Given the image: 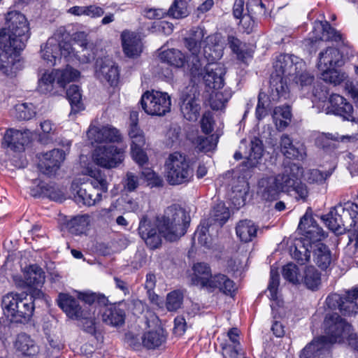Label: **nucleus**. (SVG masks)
Wrapping results in <instances>:
<instances>
[{
	"mask_svg": "<svg viewBox=\"0 0 358 358\" xmlns=\"http://www.w3.org/2000/svg\"><path fill=\"white\" fill-rule=\"evenodd\" d=\"M231 96V92L227 90L213 93L209 101L211 108L216 110L224 109Z\"/></svg>",
	"mask_w": 358,
	"mask_h": 358,
	"instance_id": "obj_51",
	"label": "nucleus"
},
{
	"mask_svg": "<svg viewBox=\"0 0 358 358\" xmlns=\"http://www.w3.org/2000/svg\"><path fill=\"white\" fill-rule=\"evenodd\" d=\"M90 224L88 215H78L72 218L67 224L69 231L72 234L80 235L85 233Z\"/></svg>",
	"mask_w": 358,
	"mask_h": 358,
	"instance_id": "obj_43",
	"label": "nucleus"
},
{
	"mask_svg": "<svg viewBox=\"0 0 358 358\" xmlns=\"http://www.w3.org/2000/svg\"><path fill=\"white\" fill-rule=\"evenodd\" d=\"M15 348L24 357H31L36 355L38 348L29 336L24 333L17 335L15 344Z\"/></svg>",
	"mask_w": 358,
	"mask_h": 358,
	"instance_id": "obj_31",
	"label": "nucleus"
},
{
	"mask_svg": "<svg viewBox=\"0 0 358 358\" xmlns=\"http://www.w3.org/2000/svg\"><path fill=\"white\" fill-rule=\"evenodd\" d=\"M257 230L258 226L250 220H241L236 227L238 238L244 243L252 241L257 236Z\"/></svg>",
	"mask_w": 358,
	"mask_h": 358,
	"instance_id": "obj_35",
	"label": "nucleus"
},
{
	"mask_svg": "<svg viewBox=\"0 0 358 358\" xmlns=\"http://www.w3.org/2000/svg\"><path fill=\"white\" fill-rule=\"evenodd\" d=\"M190 217L185 209L177 205L168 207L163 215L157 217L152 224L146 216L141 218L138 234L150 249L157 248L162 243L161 236L173 242L185 235Z\"/></svg>",
	"mask_w": 358,
	"mask_h": 358,
	"instance_id": "obj_1",
	"label": "nucleus"
},
{
	"mask_svg": "<svg viewBox=\"0 0 358 358\" xmlns=\"http://www.w3.org/2000/svg\"><path fill=\"white\" fill-rule=\"evenodd\" d=\"M280 282V276L278 271L273 268L271 269L270 282L268 285V291L269 292L268 297L273 303L271 304V308L273 310L276 306H280L282 303L278 297V288Z\"/></svg>",
	"mask_w": 358,
	"mask_h": 358,
	"instance_id": "obj_41",
	"label": "nucleus"
},
{
	"mask_svg": "<svg viewBox=\"0 0 358 358\" xmlns=\"http://www.w3.org/2000/svg\"><path fill=\"white\" fill-rule=\"evenodd\" d=\"M311 243L301 238H296L291 249L292 257L300 264H305L310 259Z\"/></svg>",
	"mask_w": 358,
	"mask_h": 358,
	"instance_id": "obj_33",
	"label": "nucleus"
},
{
	"mask_svg": "<svg viewBox=\"0 0 358 358\" xmlns=\"http://www.w3.org/2000/svg\"><path fill=\"white\" fill-rule=\"evenodd\" d=\"M292 113L288 106L276 107L273 112V120L278 129L286 128L291 120Z\"/></svg>",
	"mask_w": 358,
	"mask_h": 358,
	"instance_id": "obj_45",
	"label": "nucleus"
},
{
	"mask_svg": "<svg viewBox=\"0 0 358 358\" xmlns=\"http://www.w3.org/2000/svg\"><path fill=\"white\" fill-rule=\"evenodd\" d=\"M313 262L322 270L327 269L332 262L331 250L327 245L320 241L311 245Z\"/></svg>",
	"mask_w": 358,
	"mask_h": 358,
	"instance_id": "obj_25",
	"label": "nucleus"
},
{
	"mask_svg": "<svg viewBox=\"0 0 358 358\" xmlns=\"http://www.w3.org/2000/svg\"><path fill=\"white\" fill-rule=\"evenodd\" d=\"M329 106L325 108L327 114H334L350 120L353 117V107L346 99L337 94H333L329 98Z\"/></svg>",
	"mask_w": 358,
	"mask_h": 358,
	"instance_id": "obj_16",
	"label": "nucleus"
},
{
	"mask_svg": "<svg viewBox=\"0 0 358 358\" xmlns=\"http://www.w3.org/2000/svg\"><path fill=\"white\" fill-rule=\"evenodd\" d=\"M192 270V285L205 287L212 275L210 266L206 263L199 262L194 264Z\"/></svg>",
	"mask_w": 358,
	"mask_h": 358,
	"instance_id": "obj_34",
	"label": "nucleus"
},
{
	"mask_svg": "<svg viewBox=\"0 0 358 358\" xmlns=\"http://www.w3.org/2000/svg\"><path fill=\"white\" fill-rule=\"evenodd\" d=\"M329 348L327 338L320 336L302 350L300 358H328Z\"/></svg>",
	"mask_w": 358,
	"mask_h": 358,
	"instance_id": "obj_19",
	"label": "nucleus"
},
{
	"mask_svg": "<svg viewBox=\"0 0 358 358\" xmlns=\"http://www.w3.org/2000/svg\"><path fill=\"white\" fill-rule=\"evenodd\" d=\"M141 177L144 178L148 182V185L152 187H162L164 185L162 177L150 168H144L141 172Z\"/></svg>",
	"mask_w": 358,
	"mask_h": 358,
	"instance_id": "obj_63",
	"label": "nucleus"
},
{
	"mask_svg": "<svg viewBox=\"0 0 358 358\" xmlns=\"http://www.w3.org/2000/svg\"><path fill=\"white\" fill-rule=\"evenodd\" d=\"M302 173V167L296 164H291L284 168L282 173L274 176V178L277 179L281 191H290L292 187L297 184Z\"/></svg>",
	"mask_w": 358,
	"mask_h": 358,
	"instance_id": "obj_15",
	"label": "nucleus"
},
{
	"mask_svg": "<svg viewBox=\"0 0 358 358\" xmlns=\"http://www.w3.org/2000/svg\"><path fill=\"white\" fill-rule=\"evenodd\" d=\"M181 99L180 111L183 117L189 121H196L201 110L199 101L189 94L182 96Z\"/></svg>",
	"mask_w": 358,
	"mask_h": 358,
	"instance_id": "obj_27",
	"label": "nucleus"
},
{
	"mask_svg": "<svg viewBox=\"0 0 358 358\" xmlns=\"http://www.w3.org/2000/svg\"><path fill=\"white\" fill-rule=\"evenodd\" d=\"M55 80H57V77L55 71L45 72L38 80V91L43 94L51 93Z\"/></svg>",
	"mask_w": 358,
	"mask_h": 358,
	"instance_id": "obj_54",
	"label": "nucleus"
},
{
	"mask_svg": "<svg viewBox=\"0 0 358 358\" xmlns=\"http://www.w3.org/2000/svg\"><path fill=\"white\" fill-rule=\"evenodd\" d=\"M66 96L73 110L76 112L83 109L82 94L78 85H71L66 91Z\"/></svg>",
	"mask_w": 358,
	"mask_h": 358,
	"instance_id": "obj_55",
	"label": "nucleus"
},
{
	"mask_svg": "<svg viewBox=\"0 0 358 358\" xmlns=\"http://www.w3.org/2000/svg\"><path fill=\"white\" fill-rule=\"evenodd\" d=\"M30 36L26 17L21 13L10 11L6 16L5 27L0 31V43L4 46L24 49Z\"/></svg>",
	"mask_w": 358,
	"mask_h": 358,
	"instance_id": "obj_3",
	"label": "nucleus"
},
{
	"mask_svg": "<svg viewBox=\"0 0 358 358\" xmlns=\"http://www.w3.org/2000/svg\"><path fill=\"white\" fill-rule=\"evenodd\" d=\"M358 288L349 289L343 295L331 294L326 299L327 306L331 309L338 308L345 316H350L358 313Z\"/></svg>",
	"mask_w": 358,
	"mask_h": 358,
	"instance_id": "obj_8",
	"label": "nucleus"
},
{
	"mask_svg": "<svg viewBox=\"0 0 358 358\" xmlns=\"http://www.w3.org/2000/svg\"><path fill=\"white\" fill-rule=\"evenodd\" d=\"M125 149L126 146L123 148H117L112 145L99 146L93 154L94 162L103 168H115L123 162Z\"/></svg>",
	"mask_w": 358,
	"mask_h": 358,
	"instance_id": "obj_10",
	"label": "nucleus"
},
{
	"mask_svg": "<svg viewBox=\"0 0 358 358\" xmlns=\"http://www.w3.org/2000/svg\"><path fill=\"white\" fill-rule=\"evenodd\" d=\"M2 307L8 317L20 323L30 321L35 308L31 299L22 297L20 294L13 292L8 293L3 297Z\"/></svg>",
	"mask_w": 358,
	"mask_h": 358,
	"instance_id": "obj_6",
	"label": "nucleus"
},
{
	"mask_svg": "<svg viewBox=\"0 0 358 358\" xmlns=\"http://www.w3.org/2000/svg\"><path fill=\"white\" fill-rule=\"evenodd\" d=\"M89 175L92 178L90 186L83 187L73 184L72 187L76 190V202L92 206L101 201L102 192L108 191V182L105 175L99 170H90Z\"/></svg>",
	"mask_w": 358,
	"mask_h": 358,
	"instance_id": "obj_5",
	"label": "nucleus"
},
{
	"mask_svg": "<svg viewBox=\"0 0 358 358\" xmlns=\"http://www.w3.org/2000/svg\"><path fill=\"white\" fill-rule=\"evenodd\" d=\"M68 12L74 15H86L92 18L99 17L104 14V10L101 7L94 4L87 6H73L69 9Z\"/></svg>",
	"mask_w": 358,
	"mask_h": 358,
	"instance_id": "obj_44",
	"label": "nucleus"
},
{
	"mask_svg": "<svg viewBox=\"0 0 358 358\" xmlns=\"http://www.w3.org/2000/svg\"><path fill=\"white\" fill-rule=\"evenodd\" d=\"M57 77V83L62 87H64L66 83L76 80L80 76V72L67 66L63 70L55 71Z\"/></svg>",
	"mask_w": 358,
	"mask_h": 358,
	"instance_id": "obj_48",
	"label": "nucleus"
},
{
	"mask_svg": "<svg viewBox=\"0 0 358 358\" xmlns=\"http://www.w3.org/2000/svg\"><path fill=\"white\" fill-rule=\"evenodd\" d=\"M334 169L335 167L325 171L317 169H310L306 173L305 179L308 183L322 185L331 176Z\"/></svg>",
	"mask_w": 358,
	"mask_h": 358,
	"instance_id": "obj_47",
	"label": "nucleus"
},
{
	"mask_svg": "<svg viewBox=\"0 0 358 358\" xmlns=\"http://www.w3.org/2000/svg\"><path fill=\"white\" fill-rule=\"evenodd\" d=\"M29 130L23 131L15 129H8L3 136V145L13 150H21L24 144L29 141Z\"/></svg>",
	"mask_w": 358,
	"mask_h": 358,
	"instance_id": "obj_21",
	"label": "nucleus"
},
{
	"mask_svg": "<svg viewBox=\"0 0 358 358\" xmlns=\"http://www.w3.org/2000/svg\"><path fill=\"white\" fill-rule=\"evenodd\" d=\"M206 29L201 27H195L189 30V35L185 38V46L190 54L201 53L203 45L206 44Z\"/></svg>",
	"mask_w": 358,
	"mask_h": 358,
	"instance_id": "obj_23",
	"label": "nucleus"
},
{
	"mask_svg": "<svg viewBox=\"0 0 358 358\" xmlns=\"http://www.w3.org/2000/svg\"><path fill=\"white\" fill-rule=\"evenodd\" d=\"M315 26L322 31L320 36L315 37V41L317 40L336 41L341 40V34L332 28L327 21L316 22Z\"/></svg>",
	"mask_w": 358,
	"mask_h": 358,
	"instance_id": "obj_49",
	"label": "nucleus"
},
{
	"mask_svg": "<svg viewBox=\"0 0 358 358\" xmlns=\"http://www.w3.org/2000/svg\"><path fill=\"white\" fill-rule=\"evenodd\" d=\"M166 335L162 328L145 332L141 337L142 345L147 349H155L165 343Z\"/></svg>",
	"mask_w": 358,
	"mask_h": 358,
	"instance_id": "obj_37",
	"label": "nucleus"
},
{
	"mask_svg": "<svg viewBox=\"0 0 358 358\" xmlns=\"http://www.w3.org/2000/svg\"><path fill=\"white\" fill-rule=\"evenodd\" d=\"M218 141V136L210 135L209 136H198L196 140L197 148L202 152H208L214 150Z\"/></svg>",
	"mask_w": 358,
	"mask_h": 358,
	"instance_id": "obj_59",
	"label": "nucleus"
},
{
	"mask_svg": "<svg viewBox=\"0 0 358 358\" xmlns=\"http://www.w3.org/2000/svg\"><path fill=\"white\" fill-rule=\"evenodd\" d=\"M164 169L166 180L170 185H185L193 180L194 162L180 152L169 155L165 160Z\"/></svg>",
	"mask_w": 358,
	"mask_h": 358,
	"instance_id": "obj_4",
	"label": "nucleus"
},
{
	"mask_svg": "<svg viewBox=\"0 0 358 358\" xmlns=\"http://www.w3.org/2000/svg\"><path fill=\"white\" fill-rule=\"evenodd\" d=\"M58 306L72 320H81L87 317V310L83 308L79 301L68 294L60 293L57 299Z\"/></svg>",
	"mask_w": 358,
	"mask_h": 358,
	"instance_id": "obj_12",
	"label": "nucleus"
},
{
	"mask_svg": "<svg viewBox=\"0 0 358 358\" xmlns=\"http://www.w3.org/2000/svg\"><path fill=\"white\" fill-rule=\"evenodd\" d=\"M225 73L226 70L222 64H209L205 67V72L201 80H203L206 87L218 90L224 86Z\"/></svg>",
	"mask_w": 358,
	"mask_h": 358,
	"instance_id": "obj_14",
	"label": "nucleus"
},
{
	"mask_svg": "<svg viewBox=\"0 0 358 358\" xmlns=\"http://www.w3.org/2000/svg\"><path fill=\"white\" fill-rule=\"evenodd\" d=\"M299 86L301 90L307 91L308 93L312 88L311 85L314 81V76L308 72H303L300 74L296 73L291 78Z\"/></svg>",
	"mask_w": 358,
	"mask_h": 358,
	"instance_id": "obj_56",
	"label": "nucleus"
},
{
	"mask_svg": "<svg viewBox=\"0 0 358 358\" xmlns=\"http://www.w3.org/2000/svg\"><path fill=\"white\" fill-rule=\"evenodd\" d=\"M287 78L272 76L270 80L271 96L273 101L289 97V89L287 85Z\"/></svg>",
	"mask_w": 358,
	"mask_h": 358,
	"instance_id": "obj_39",
	"label": "nucleus"
},
{
	"mask_svg": "<svg viewBox=\"0 0 358 358\" xmlns=\"http://www.w3.org/2000/svg\"><path fill=\"white\" fill-rule=\"evenodd\" d=\"M320 71H321V79L334 85H340L345 79V75L338 71L334 67Z\"/></svg>",
	"mask_w": 358,
	"mask_h": 358,
	"instance_id": "obj_57",
	"label": "nucleus"
},
{
	"mask_svg": "<svg viewBox=\"0 0 358 358\" xmlns=\"http://www.w3.org/2000/svg\"><path fill=\"white\" fill-rule=\"evenodd\" d=\"M282 276L292 284H299L303 281V278L299 271V268L292 263H289L283 266Z\"/></svg>",
	"mask_w": 358,
	"mask_h": 358,
	"instance_id": "obj_53",
	"label": "nucleus"
},
{
	"mask_svg": "<svg viewBox=\"0 0 358 358\" xmlns=\"http://www.w3.org/2000/svg\"><path fill=\"white\" fill-rule=\"evenodd\" d=\"M322 219L328 228L336 234L348 231L358 236V205L355 203H339Z\"/></svg>",
	"mask_w": 358,
	"mask_h": 358,
	"instance_id": "obj_2",
	"label": "nucleus"
},
{
	"mask_svg": "<svg viewBox=\"0 0 358 358\" xmlns=\"http://www.w3.org/2000/svg\"><path fill=\"white\" fill-rule=\"evenodd\" d=\"M324 326L329 347L334 343L341 342L350 334L352 327L336 313L326 315Z\"/></svg>",
	"mask_w": 358,
	"mask_h": 358,
	"instance_id": "obj_9",
	"label": "nucleus"
},
{
	"mask_svg": "<svg viewBox=\"0 0 358 358\" xmlns=\"http://www.w3.org/2000/svg\"><path fill=\"white\" fill-rule=\"evenodd\" d=\"M280 151L289 159L303 160L306 157V148L303 144L293 143L289 135L284 134L280 140Z\"/></svg>",
	"mask_w": 358,
	"mask_h": 358,
	"instance_id": "obj_18",
	"label": "nucleus"
},
{
	"mask_svg": "<svg viewBox=\"0 0 358 358\" xmlns=\"http://www.w3.org/2000/svg\"><path fill=\"white\" fill-rule=\"evenodd\" d=\"M262 141L259 138H255L251 141L250 152L248 155H245V157L250 162L251 165H254L262 157Z\"/></svg>",
	"mask_w": 358,
	"mask_h": 358,
	"instance_id": "obj_60",
	"label": "nucleus"
},
{
	"mask_svg": "<svg viewBox=\"0 0 358 358\" xmlns=\"http://www.w3.org/2000/svg\"><path fill=\"white\" fill-rule=\"evenodd\" d=\"M15 117L19 120H30L35 115L34 107L32 103H23L15 106Z\"/></svg>",
	"mask_w": 358,
	"mask_h": 358,
	"instance_id": "obj_61",
	"label": "nucleus"
},
{
	"mask_svg": "<svg viewBox=\"0 0 358 358\" xmlns=\"http://www.w3.org/2000/svg\"><path fill=\"white\" fill-rule=\"evenodd\" d=\"M99 65L96 71V77L101 82H107L110 85L116 84L119 78L117 66L111 62H102Z\"/></svg>",
	"mask_w": 358,
	"mask_h": 358,
	"instance_id": "obj_32",
	"label": "nucleus"
},
{
	"mask_svg": "<svg viewBox=\"0 0 358 358\" xmlns=\"http://www.w3.org/2000/svg\"><path fill=\"white\" fill-rule=\"evenodd\" d=\"M159 57L162 62L176 67H182L185 64V56L178 50H164L160 53Z\"/></svg>",
	"mask_w": 358,
	"mask_h": 358,
	"instance_id": "obj_46",
	"label": "nucleus"
},
{
	"mask_svg": "<svg viewBox=\"0 0 358 358\" xmlns=\"http://www.w3.org/2000/svg\"><path fill=\"white\" fill-rule=\"evenodd\" d=\"M22 48H15L11 44L6 47L0 43V71L6 75L12 73L13 66L17 57V52Z\"/></svg>",
	"mask_w": 358,
	"mask_h": 358,
	"instance_id": "obj_26",
	"label": "nucleus"
},
{
	"mask_svg": "<svg viewBox=\"0 0 358 358\" xmlns=\"http://www.w3.org/2000/svg\"><path fill=\"white\" fill-rule=\"evenodd\" d=\"M126 305L122 301L105 307L102 312L103 322L113 327L122 325L126 317Z\"/></svg>",
	"mask_w": 358,
	"mask_h": 358,
	"instance_id": "obj_17",
	"label": "nucleus"
},
{
	"mask_svg": "<svg viewBox=\"0 0 358 358\" xmlns=\"http://www.w3.org/2000/svg\"><path fill=\"white\" fill-rule=\"evenodd\" d=\"M222 354L224 358H245L241 345L222 343Z\"/></svg>",
	"mask_w": 358,
	"mask_h": 358,
	"instance_id": "obj_64",
	"label": "nucleus"
},
{
	"mask_svg": "<svg viewBox=\"0 0 358 358\" xmlns=\"http://www.w3.org/2000/svg\"><path fill=\"white\" fill-rule=\"evenodd\" d=\"M129 120V136L131 141V147L143 146L145 143V138L143 131L138 125V113L136 111L131 112Z\"/></svg>",
	"mask_w": 358,
	"mask_h": 358,
	"instance_id": "obj_38",
	"label": "nucleus"
},
{
	"mask_svg": "<svg viewBox=\"0 0 358 358\" xmlns=\"http://www.w3.org/2000/svg\"><path fill=\"white\" fill-rule=\"evenodd\" d=\"M302 278V282L310 289L317 288L321 282L320 273L314 266L307 267Z\"/></svg>",
	"mask_w": 358,
	"mask_h": 358,
	"instance_id": "obj_50",
	"label": "nucleus"
},
{
	"mask_svg": "<svg viewBox=\"0 0 358 358\" xmlns=\"http://www.w3.org/2000/svg\"><path fill=\"white\" fill-rule=\"evenodd\" d=\"M299 230L302 233L299 238L313 244V242L320 241L325 238L323 229L319 227L315 220L307 213L301 218Z\"/></svg>",
	"mask_w": 358,
	"mask_h": 358,
	"instance_id": "obj_11",
	"label": "nucleus"
},
{
	"mask_svg": "<svg viewBox=\"0 0 358 358\" xmlns=\"http://www.w3.org/2000/svg\"><path fill=\"white\" fill-rule=\"evenodd\" d=\"M203 45V57L209 64L220 59L223 55L224 45L217 35H208Z\"/></svg>",
	"mask_w": 358,
	"mask_h": 358,
	"instance_id": "obj_20",
	"label": "nucleus"
},
{
	"mask_svg": "<svg viewBox=\"0 0 358 358\" xmlns=\"http://www.w3.org/2000/svg\"><path fill=\"white\" fill-rule=\"evenodd\" d=\"M41 57L49 66H54L59 60V46L55 45L54 39H48L41 50Z\"/></svg>",
	"mask_w": 358,
	"mask_h": 358,
	"instance_id": "obj_42",
	"label": "nucleus"
},
{
	"mask_svg": "<svg viewBox=\"0 0 358 358\" xmlns=\"http://www.w3.org/2000/svg\"><path fill=\"white\" fill-rule=\"evenodd\" d=\"M141 105L148 115L163 116L171 110V97L166 92L147 91L141 96Z\"/></svg>",
	"mask_w": 358,
	"mask_h": 358,
	"instance_id": "obj_7",
	"label": "nucleus"
},
{
	"mask_svg": "<svg viewBox=\"0 0 358 358\" xmlns=\"http://www.w3.org/2000/svg\"><path fill=\"white\" fill-rule=\"evenodd\" d=\"M187 62L192 79L194 82L201 80V76L205 72V67H203V61L201 53L191 54Z\"/></svg>",
	"mask_w": 358,
	"mask_h": 358,
	"instance_id": "obj_40",
	"label": "nucleus"
},
{
	"mask_svg": "<svg viewBox=\"0 0 358 358\" xmlns=\"http://www.w3.org/2000/svg\"><path fill=\"white\" fill-rule=\"evenodd\" d=\"M64 159L65 152L62 150L53 149L43 154L38 169L43 174L50 176L59 168Z\"/></svg>",
	"mask_w": 358,
	"mask_h": 358,
	"instance_id": "obj_13",
	"label": "nucleus"
},
{
	"mask_svg": "<svg viewBox=\"0 0 358 358\" xmlns=\"http://www.w3.org/2000/svg\"><path fill=\"white\" fill-rule=\"evenodd\" d=\"M275 72L272 76L291 80L296 73L297 67L289 55H280L274 63Z\"/></svg>",
	"mask_w": 358,
	"mask_h": 358,
	"instance_id": "obj_29",
	"label": "nucleus"
},
{
	"mask_svg": "<svg viewBox=\"0 0 358 358\" xmlns=\"http://www.w3.org/2000/svg\"><path fill=\"white\" fill-rule=\"evenodd\" d=\"M183 301V294L179 290H174L166 296V308L169 311H175L181 307Z\"/></svg>",
	"mask_w": 358,
	"mask_h": 358,
	"instance_id": "obj_62",
	"label": "nucleus"
},
{
	"mask_svg": "<svg viewBox=\"0 0 358 358\" xmlns=\"http://www.w3.org/2000/svg\"><path fill=\"white\" fill-rule=\"evenodd\" d=\"M45 275L43 269L36 264L24 268V283L29 287H41L45 282Z\"/></svg>",
	"mask_w": 358,
	"mask_h": 358,
	"instance_id": "obj_36",
	"label": "nucleus"
},
{
	"mask_svg": "<svg viewBox=\"0 0 358 358\" xmlns=\"http://www.w3.org/2000/svg\"><path fill=\"white\" fill-rule=\"evenodd\" d=\"M122 48L128 57H138L143 49L140 37L134 32L124 31L121 34Z\"/></svg>",
	"mask_w": 358,
	"mask_h": 358,
	"instance_id": "obj_22",
	"label": "nucleus"
},
{
	"mask_svg": "<svg viewBox=\"0 0 358 358\" xmlns=\"http://www.w3.org/2000/svg\"><path fill=\"white\" fill-rule=\"evenodd\" d=\"M342 55L335 48H328L319 54L317 68L319 70H326L342 64Z\"/></svg>",
	"mask_w": 358,
	"mask_h": 358,
	"instance_id": "obj_28",
	"label": "nucleus"
},
{
	"mask_svg": "<svg viewBox=\"0 0 358 358\" xmlns=\"http://www.w3.org/2000/svg\"><path fill=\"white\" fill-rule=\"evenodd\" d=\"M167 14L176 19L186 17L189 15L187 2L176 0L169 8Z\"/></svg>",
	"mask_w": 358,
	"mask_h": 358,
	"instance_id": "obj_58",
	"label": "nucleus"
},
{
	"mask_svg": "<svg viewBox=\"0 0 358 358\" xmlns=\"http://www.w3.org/2000/svg\"><path fill=\"white\" fill-rule=\"evenodd\" d=\"M274 176L262 178L258 182V194L266 201H273L278 199L281 192Z\"/></svg>",
	"mask_w": 358,
	"mask_h": 358,
	"instance_id": "obj_24",
	"label": "nucleus"
},
{
	"mask_svg": "<svg viewBox=\"0 0 358 358\" xmlns=\"http://www.w3.org/2000/svg\"><path fill=\"white\" fill-rule=\"evenodd\" d=\"M230 215L228 208L222 202L217 203L212 210L211 218L217 222L220 227L222 226L229 219Z\"/></svg>",
	"mask_w": 358,
	"mask_h": 358,
	"instance_id": "obj_52",
	"label": "nucleus"
},
{
	"mask_svg": "<svg viewBox=\"0 0 358 358\" xmlns=\"http://www.w3.org/2000/svg\"><path fill=\"white\" fill-rule=\"evenodd\" d=\"M204 288L210 291L218 289L225 294H231L236 289L234 282L227 275L220 273L212 275Z\"/></svg>",
	"mask_w": 358,
	"mask_h": 358,
	"instance_id": "obj_30",
	"label": "nucleus"
}]
</instances>
